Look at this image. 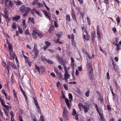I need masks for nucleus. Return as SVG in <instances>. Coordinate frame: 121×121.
<instances>
[{
	"label": "nucleus",
	"instance_id": "f257e3e1",
	"mask_svg": "<svg viewBox=\"0 0 121 121\" xmlns=\"http://www.w3.org/2000/svg\"><path fill=\"white\" fill-rule=\"evenodd\" d=\"M31 9L28 7H25L24 5H22L20 8V11L22 13H24L23 16L24 17L26 16L30 11Z\"/></svg>",
	"mask_w": 121,
	"mask_h": 121
},
{
	"label": "nucleus",
	"instance_id": "f03ea898",
	"mask_svg": "<svg viewBox=\"0 0 121 121\" xmlns=\"http://www.w3.org/2000/svg\"><path fill=\"white\" fill-rule=\"evenodd\" d=\"M8 51L9 52L10 59L11 60L14 59L16 56H17L15 53L13 52V48L12 45L9 43L8 44Z\"/></svg>",
	"mask_w": 121,
	"mask_h": 121
},
{
	"label": "nucleus",
	"instance_id": "7ed1b4c3",
	"mask_svg": "<svg viewBox=\"0 0 121 121\" xmlns=\"http://www.w3.org/2000/svg\"><path fill=\"white\" fill-rule=\"evenodd\" d=\"M32 37L33 38L35 39L37 38L36 35L40 38H41L42 37L43 35L42 34L38 32V30L35 28L34 29H33L32 32L31 34Z\"/></svg>",
	"mask_w": 121,
	"mask_h": 121
},
{
	"label": "nucleus",
	"instance_id": "20e7f679",
	"mask_svg": "<svg viewBox=\"0 0 121 121\" xmlns=\"http://www.w3.org/2000/svg\"><path fill=\"white\" fill-rule=\"evenodd\" d=\"M33 52L34 53L35 56L34 58V59L36 58L39 53V51L38 49L37 46H36L35 43H34V47L33 50Z\"/></svg>",
	"mask_w": 121,
	"mask_h": 121
},
{
	"label": "nucleus",
	"instance_id": "39448f33",
	"mask_svg": "<svg viewBox=\"0 0 121 121\" xmlns=\"http://www.w3.org/2000/svg\"><path fill=\"white\" fill-rule=\"evenodd\" d=\"M63 118L65 120H67L68 119V116L67 115V108L64 107L63 110Z\"/></svg>",
	"mask_w": 121,
	"mask_h": 121
},
{
	"label": "nucleus",
	"instance_id": "423d86ee",
	"mask_svg": "<svg viewBox=\"0 0 121 121\" xmlns=\"http://www.w3.org/2000/svg\"><path fill=\"white\" fill-rule=\"evenodd\" d=\"M33 99L34 101L35 104L36 106L38 112L40 114H41V110L36 98V97H34Z\"/></svg>",
	"mask_w": 121,
	"mask_h": 121
},
{
	"label": "nucleus",
	"instance_id": "0eeeda50",
	"mask_svg": "<svg viewBox=\"0 0 121 121\" xmlns=\"http://www.w3.org/2000/svg\"><path fill=\"white\" fill-rule=\"evenodd\" d=\"M5 4L6 6L12 7L14 4L13 2V1L10 0H5Z\"/></svg>",
	"mask_w": 121,
	"mask_h": 121
},
{
	"label": "nucleus",
	"instance_id": "6e6552de",
	"mask_svg": "<svg viewBox=\"0 0 121 121\" xmlns=\"http://www.w3.org/2000/svg\"><path fill=\"white\" fill-rule=\"evenodd\" d=\"M87 70L90 73L93 72V69L91 64L90 62L87 63L86 64Z\"/></svg>",
	"mask_w": 121,
	"mask_h": 121
},
{
	"label": "nucleus",
	"instance_id": "1a4fd4ad",
	"mask_svg": "<svg viewBox=\"0 0 121 121\" xmlns=\"http://www.w3.org/2000/svg\"><path fill=\"white\" fill-rule=\"evenodd\" d=\"M71 16L73 19L74 20L75 22H77V21L76 19V15L75 14L74 9L73 8L71 9Z\"/></svg>",
	"mask_w": 121,
	"mask_h": 121
},
{
	"label": "nucleus",
	"instance_id": "9d476101",
	"mask_svg": "<svg viewBox=\"0 0 121 121\" xmlns=\"http://www.w3.org/2000/svg\"><path fill=\"white\" fill-rule=\"evenodd\" d=\"M45 46H44L43 47V49L45 51L46 50V49H47L49 46H50L51 45V43L48 41L45 42Z\"/></svg>",
	"mask_w": 121,
	"mask_h": 121
},
{
	"label": "nucleus",
	"instance_id": "9b49d317",
	"mask_svg": "<svg viewBox=\"0 0 121 121\" xmlns=\"http://www.w3.org/2000/svg\"><path fill=\"white\" fill-rule=\"evenodd\" d=\"M97 38L100 40L102 39V37L100 34L99 29L97 26Z\"/></svg>",
	"mask_w": 121,
	"mask_h": 121
},
{
	"label": "nucleus",
	"instance_id": "f8f14e48",
	"mask_svg": "<svg viewBox=\"0 0 121 121\" xmlns=\"http://www.w3.org/2000/svg\"><path fill=\"white\" fill-rule=\"evenodd\" d=\"M57 60L59 61L60 63L61 64L63 62L62 59L61 58L60 56L58 55L56 56Z\"/></svg>",
	"mask_w": 121,
	"mask_h": 121
},
{
	"label": "nucleus",
	"instance_id": "ddd939ff",
	"mask_svg": "<svg viewBox=\"0 0 121 121\" xmlns=\"http://www.w3.org/2000/svg\"><path fill=\"white\" fill-rule=\"evenodd\" d=\"M57 75L58 78L61 81H62L64 80V79L62 77V74L61 73H60Z\"/></svg>",
	"mask_w": 121,
	"mask_h": 121
},
{
	"label": "nucleus",
	"instance_id": "4468645a",
	"mask_svg": "<svg viewBox=\"0 0 121 121\" xmlns=\"http://www.w3.org/2000/svg\"><path fill=\"white\" fill-rule=\"evenodd\" d=\"M33 10H34V12H35L39 16H42V14L41 12H39L36 9L34 8L33 9Z\"/></svg>",
	"mask_w": 121,
	"mask_h": 121
},
{
	"label": "nucleus",
	"instance_id": "2eb2a0df",
	"mask_svg": "<svg viewBox=\"0 0 121 121\" xmlns=\"http://www.w3.org/2000/svg\"><path fill=\"white\" fill-rule=\"evenodd\" d=\"M64 79L66 82L68 81V79L70 77V75L69 74H64Z\"/></svg>",
	"mask_w": 121,
	"mask_h": 121
},
{
	"label": "nucleus",
	"instance_id": "dca6fc26",
	"mask_svg": "<svg viewBox=\"0 0 121 121\" xmlns=\"http://www.w3.org/2000/svg\"><path fill=\"white\" fill-rule=\"evenodd\" d=\"M65 101L66 103V105L68 108L69 109L70 108V103L69 102V100L68 99L66 98H65Z\"/></svg>",
	"mask_w": 121,
	"mask_h": 121
},
{
	"label": "nucleus",
	"instance_id": "f3484780",
	"mask_svg": "<svg viewBox=\"0 0 121 121\" xmlns=\"http://www.w3.org/2000/svg\"><path fill=\"white\" fill-rule=\"evenodd\" d=\"M82 107L84 109V112H87L89 108L85 106H84L83 105H81Z\"/></svg>",
	"mask_w": 121,
	"mask_h": 121
},
{
	"label": "nucleus",
	"instance_id": "a211bd4d",
	"mask_svg": "<svg viewBox=\"0 0 121 121\" xmlns=\"http://www.w3.org/2000/svg\"><path fill=\"white\" fill-rule=\"evenodd\" d=\"M89 78L91 81H92V79H93L94 76V75L93 72L90 73L89 72Z\"/></svg>",
	"mask_w": 121,
	"mask_h": 121
},
{
	"label": "nucleus",
	"instance_id": "6ab92c4d",
	"mask_svg": "<svg viewBox=\"0 0 121 121\" xmlns=\"http://www.w3.org/2000/svg\"><path fill=\"white\" fill-rule=\"evenodd\" d=\"M20 18V16L19 15H16L13 17V19L14 21L17 20H19Z\"/></svg>",
	"mask_w": 121,
	"mask_h": 121
},
{
	"label": "nucleus",
	"instance_id": "aec40b11",
	"mask_svg": "<svg viewBox=\"0 0 121 121\" xmlns=\"http://www.w3.org/2000/svg\"><path fill=\"white\" fill-rule=\"evenodd\" d=\"M12 27L14 30L16 29L17 28V24L15 22H14L12 23Z\"/></svg>",
	"mask_w": 121,
	"mask_h": 121
},
{
	"label": "nucleus",
	"instance_id": "412c9836",
	"mask_svg": "<svg viewBox=\"0 0 121 121\" xmlns=\"http://www.w3.org/2000/svg\"><path fill=\"white\" fill-rule=\"evenodd\" d=\"M4 14H2V15L4 17L9 16L8 13V10L6 9H5L4 10Z\"/></svg>",
	"mask_w": 121,
	"mask_h": 121
},
{
	"label": "nucleus",
	"instance_id": "4be33fe9",
	"mask_svg": "<svg viewBox=\"0 0 121 121\" xmlns=\"http://www.w3.org/2000/svg\"><path fill=\"white\" fill-rule=\"evenodd\" d=\"M28 20L30 21V22L33 23V24H35L34 19L33 17H29L28 18Z\"/></svg>",
	"mask_w": 121,
	"mask_h": 121
},
{
	"label": "nucleus",
	"instance_id": "5701e85b",
	"mask_svg": "<svg viewBox=\"0 0 121 121\" xmlns=\"http://www.w3.org/2000/svg\"><path fill=\"white\" fill-rule=\"evenodd\" d=\"M44 14L46 18H48L50 19V17L49 16L48 14V13L47 11H45L44 12Z\"/></svg>",
	"mask_w": 121,
	"mask_h": 121
},
{
	"label": "nucleus",
	"instance_id": "b1692460",
	"mask_svg": "<svg viewBox=\"0 0 121 121\" xmlns=\"http://www.w3.org/2000/svg\"><path fill=\"white\" fill-rule=\"evenodd\" d=\"M66 20L67 21H70L71 20L70 16L69 14H67L66 16Z\"/></svg>",
	"mask_w": 121,
	"mask_h": 121
},
{
	"label": "nucleus",
	"instance_id": "393cba45",
	"mask_svg": "<svg viewBox=\"0 0 121 121\" xmlns=\"http://www.w3.org/2000/svg\"><path fill=\"white\" fill-rule=\"evenodd\" d=\"M98 99L99 101L101 102H103V98L102 96L101 95L99 96Z\"/></svg>",
	"mask_w": 121,
	"mask_h": 121
},
{
	"label": "nucleus",
	"instance_id": "a878e982",
	"mask_svg": "<svg viewBox=\"0 0 121 121\" xmlns=\"http://www.w3.org/2000/svg\"><path fill=\"white\" fill-rule=\"evenodd\" d=\"M63 33L61 32H59L58 34H56V35L57 36V37H59V38H60L61 36L62 35Z\"/></svg>",
	"mask_w": 121,
	"mask_h": 121
},
{
	"label": "nucleus",
	"instance_id": "bb28decb",
	"mask_svg": "<svg viewBox=\"0 0 121 121\" xmlns=\"http://www.w3.org/2000/svg\"><path fill=\"white\" fill-rule=\"evenodd\" d=\"M13 97L14 98H16L17 99V96L16 94L15 93V91L13 89Z\"/></svg>",
	"mask_w": 121,
	"mask_h": 121
},
{
	"label": "nucleus",
	"instance_id": "cd10ccee",
	"mask_svg": "<svg viewBox=\"0 0 121 121\" xmlns=\"http://www.w3.org/2000/svg\"><path fill=\"white\" fill-rule=\"evenodd\" d=\"M8 16H9L4 17L5 18L6 21L7 23L10 20V18Z\"/></svg>",
	"mask_w": 121,
	"mask_h": 121
},
{
	"label": "nucleus",
	"instance_id": "c85d7f7f",
	"mask_svg": "<svg viewBox=\"0 0 121 121\" xmlns=\"http://www.w3.org/2000/svg\"><path fill=\"white\" fill-rule=\"evenodd\" d=\"M54 29V26H51L50 27L49 31V32H51V31H53V30Z\"/></svg>",
	"mask_w": 121,
	"mask_h": 121
},
{
	"label": "nucleus",
	"instance_id": "c756f323",
	"mask_svg": "<svg viewBox=\"0 0 121 121\" xmlns=\"http://www.w3.org/2000/svg\"><path fill=\"white\" fill-rule=\"evenodd\" d=\"M76 112L75 109H73L72 112V114L74 116L77 114Z\"/></svg>",
	"mask_w": 121,
	"mask_h": 121
},
{
	"label": "nucleus",
	"instance_id": "7c9ffc66",
	"mask_svg": "<svg viewBox=\"0 0 121 121\" xmlns=\"http://www.w3.org/2000/svg\"><path fill=\"white\" fill-rule=\"evenodd\" d=\"M23 56L24 58L26 61H26L28 60V58L26 56L24 55L22 52Z\"/></svg>",
	"mask_w": 121,
	"mask_h": 121
},
{
	"label": "nucleus",
	"instance_id": "2f4dec72",
	"mask_svg": "<svg viewBox=\"0 0 121 121\" xmlns=\"http://www.w3.org/2000/svg\"><path fill=\"white\" fill-rule=\"evenodd\" d=\"M116 21L117 24H119L120 22V18L119 16H118L116 18Z\"/></svg>",
	"mask_w": 121,
	"mask_h": 121
},
{
	"label": "nucleus",
	"instance_id": "473e14b6",
	"mask_svg": "<svg viewBox=\"0 0 121 121\" xmlns=\"http://www.w3.org/2000/svg\"><path fill=\"white\" fill-rule=\"evenodd\" d=\"M95 33H93L91 36V39L92 41H93L95 39Z\"/></svg>",
	"mask_w": 121,
	"mask_h": 121
},
{
	"label": "nucleus",
	"instance_id": "72a5a7b5",
	"mask_svg": "<svg viewBox=\"0 0 121 121\" xmlns=\"http://www.w3.org/2000/svg\"><path fill=\"white\" fill-rule=\"evenodd\" d=\"M119 38L118 37H116L115 38V41L113 42V43L115 44L117 43H118L119 41Z\"/></svg>",
	"mask_w": 121,
	"mask_h": 121
},
{
	"label": "nucleus",
	"instance_id": "f704fd0d",
	"mask_svg": "<svg viewBox=\"0 0 121 121\" xmlns=\"http://www.w3.org/2000/svg\"><path fill=\"white\" fill-rule=\"evenodd\" d=\"M40 59L43 62H44L45 60H46V59L43 56H42L41 57Z\"/></svg>",
	"mask_w": 121,
	"mask_h": 121
},
{
	"label": "nucleus",
	"instance_id": "c9c22d12",
	"mask_svg": "<svg viewBox=\"0 0 121 121\" xmlns=\"http://www.w3.org/2000/svg\"><path fill=\"white\" fill-rule=\"evenodd\" d=\"M54 70L55 72L56 73V74H58L60 72H58L59 70L58 69L56 68H54Z\"/></svg>",
	"mask_w": 121,
	"mask_h": 121
},
{
	"label": "nucleus",
	"instance_id": "e433bc0d",
	"mask_svg": "<svg viewBox=\"0 0 121 121\" xmlns=\"http://www.w3.org/2000/svg\"><path fill=\"white\" fill-rule=\"evenodd\" d=\"M41 72L43 73L45 71V68L43 66H41L40 67Z\"/></svg>",
	"mask_w": 121,
	"mask_h": 121
},
{
	"label": "nucleus",
	"instance_id": "4c0bfd02",
	"mask_svg": "<svg viewBox=\"0 0 121 121\" xmlns=\"http://www.w3.org/2000/svg\"><path fill=\"white\" fill-rule=\"evenodd\" d=\"M83 38L86 40L88 41L89 40V38L87 35H84L83 36Z\"/></svg>",
	"mask_w": 121,
	"mask_h": 121
},
{
	"label": "nucleus",
	"instance_id": "58836bf2",
	"mask_svg": "<svg viewBox=\"0 0 121 121\" xmlns=\"http://www.w3.org/2000/svg\"><path fill=\"white\" fill-rule=\"evenodd\" d=\"M39 121H45L43 116V115H41L39 118Z\"/></svg>",
	"mask_w": 121,
	"mask_h": 121
},
{
	"label": "nucleus",
	"instance_id": "ea45409f",
	"mask_svg": "<svg viewBox=\"0 0 121 121\" xmlns=\"http://www.w3.org/2000/svg\"><path fill=\"white\" fill-rule=\"evenodd\" d=\"M69 100H72L73 99V96L72 94L70 93L69 94Z\"/></svg>",
	"mask_w": 121,
	"mask_h": 121
},
{
	"label": "nucleus",
	"instance_id": "a19ab883",
	"mask_svg": "<svg viewBox=\"0 0 121 121\" xmlns=\"http://www.w3.org/2000/svg\"><path fill=\"white\" fill-rule=\"evenodd\" d=\"M18 28L19 33L20 34H22V33L23 30L20 27H18Z\"/></svg>",
	"mask_w": 121,
	"mask_h": 121
},
{
	"label": "nucleus",
	"instance_id": "79ce46f5",
	"mask_svg": "<svg viewBox=\"0 0 121 121\" xmlns=\"http://www.w3.org/2000/svg\"><path fill=\"white\" fill-rule=\"evenodd\" d=\"M46 60L47 62L48 63L50 64H53V62L52 61L50 60H48L47 59H46Z\"/></svg>",
	"mask_w": 121,
	"mask_h": 121
},
{
	"label": "nucleus",
	"instance_id": "37998d69",
	"mask_svg": "<svg viewBox=\"0 0 121 121\" xmlns=\"http://www.w3.org/2000/svg\"><path fill=\"white\" fill-rule=\"evenodd\" d=\"M11 66L12 68L13 69H16L17 68L16 66V65L14 64H12L10 65Z\"/></svg>",
	"mask_w": 121,
	"mask_h": 121
},
{
	"label": "nucleus",
	"instance_id": "c03bdc74",
	"mask_svg": "<svg viewBox=\"0 0 121 121\" xmlns=\"http://www.w3.org/2000/svg\"><path fill=\"white\" fill-rule=\"evenodd\" d=\"M71 40L72 43H73L74 39V37L73 34H71Z\"/></svg>",
	"mask_w": 121,
	"mask_h": 121
},
{
	"label": "nucleus",
	"instance_id": "a18cd8bd",
	"mask_svg": "<svg viewBox=\"0 0 121 121\" xmlns=\"http://www.w3.org/2000/svg\"><path fill=\"white\" fill-rule=\"evenodd\" d=\"M87 56L89 59H91L94 57V55L93 54H92V56H90L89 54H88Z\"/></svg>",
	"mask_w": 121,
	"mask_h": 121
},
{
	"label": "nucleus",
	"instance_id": "49530a36",
	"mask_svg": "<svg viewBox=\"0 0 121 121\" xmlns=\"http://www.w3.org/2000/svg\"><path fill=\"white\" fill-rule=\"evenodd\" d=\"M87 22L88 24L90 25L91 24V22L90 21V19L88 17H87Z\"/></svg>",
	"mask_w": 121,
	"mask_h": 121
},
{
	"label": "nucleus",
	"instance_id": "de8ad7c7",
	"mask_svg": "<svg viewBox=\"0 0 121 121\" xmlns=\"http://www.w3.org/2000/svg\"><path fill=\"white\" fill-rule=\"evenodd\" d=\"M36 4L39 5V8H41L43 6V5L42 4L40 3L39 2H38Z\"/></svg>",
	"mask_w": 121,
	"mask_h": 121
},
{
	"label": "nucleus",
	"instance_id": "09e8293b",
	"mask_svg": "<svg viewBox=\"0 0 121 121\" xmlns=\"http://www.w3.org/2000/svg\"><path fill=\"white\" fill-rule=\"evenodd\" d=\"M4 99L2 100L1 101H0L1 104L4 107V105H5L4 102Z\"/></svg>",
	"mask_w": 121,
	"mask_h": 121
},
{
	"label": "nucleus",
	"instance_id": "8fccbe9b",
	"mask_svg": "<svg viewBox=\"0 0 121 121\" xmlns=\"http://www.w3.org/2000/svg\"><path fill=\"white\" fill-rule=\"evenodd\" d=\"M110 0H104V2L106 5H108L109 4V1Z\"/></svg>",
	"mask_w": 121,
	"mask_h": 121
},
{
	"label": "nucleus",
	"instance_id": "3c124183",
	"mask_svg": "<svg viewBox=\"0 0 121 121\" xmlns=\"http://www.w3.org/2000/svg\"><path fill=\"white\" fill-rule=\"evenodd\" d=\"M65 74H69L68 73V70L66 68L64 67Z\"/></svg>",
	"mask_w": 121,
	"mask_h": 121
},
{
	"label": "nucleus",
	"instance_id": "603ef678",
	"mask_svg": "<svg viewBox=\"0 0 121 121\" xmlns=\"http://www.w3.org/2000/svg\"><path fill=\"white\" fill-rule=\"evenodd\" d=\"M94 106L95 107V108H96L97 111V112L99 111V109L96 104H95L94 105Z\"/></svg>",
	"mask_w": 121,
	"mask_h": 121
},
{
	"label": "nucleus",
	"instance_id": "864d4df0",
	"mask_svg": "<svg viewBox=\"0 0 121 121\" xmlns=\"http://www.w3.org/2000/svg\"><path fill=\"white\" fill-rule=\"evenodd\" d=\"M98 112V113L99 114L100 117V118L104 117L103 115V114L101 112H100L99 111L98 112Z\"/></svg>",
	"mask_w": 121,
	"mask_h": 121
},
{
	"label": "nucleus",
	"instance_id": "5fc2aeb1",
	"mask_svg": "<svg viewBox=\"0 0 121 121\" xmlns=\"http://www.w3.org/2000/svg\"><path fill=\"white\" fill-rule=\"evenodd\" d=\"M110 90L111 91V92L112 94L113 95V96H114V93L113 92V89H112V86H110Z\"/></svg>",
	"mask_w": 121,
	"mask_h": 121
},
{
	"label": "nucleus",
	"instance_id": "6e6d98bb",
	"mask_svg": "<svg viewBox=\"0 0 121 121\" xmlns=\"http://www.w3.org/2000/svg\"><path fill=\"white\" fill-rule=\"evenodd\" d=\"M90 92L89 91H87L85 93V95L87 97H88L89 96V94Z\"/></svg>",
	"mask_w": 121,
	"mask_h": 121
},
{
	"label": "nucleus",
	"instance_id": "4d7b16f0",
	"mask_svg": "<svg viewBox=\"0 0 121 121\" xmlns=\"http://www.w3.org/2000/svg\"><path fill=\"white\" fill-rule=\"evenodd\" d=\"M27 63L28 64L30 67H31V62L29 61L28 60L26 61V63Z\"/></svg>",
	"mask_w": 121,
	"mask_h": 121
},
{
	"label": "nucleus",
	"instance_id": "13d9d810",
	"mask_svg": "<svg viewBox=\"0 0 121 121\" xmlns=\"http://www.w3.org/2000/svg\"><path fill=\"white\" fill-rule=\"evenodd\" d=\"M107 109L109 111H111V107L108 105H107Z\"/></svg>",
	"mask_w": 121,
	"mask_h": 121
},
{
	"label": "nucleus",
	"instance_id": "bf43d9fd",
	"mask_svg": "<svg viewBox=\"0 0 121 121\" xmlns=\"http://www.w3.org/2000/svg\"><path fill=\"white\" fill-rule=\"evenodd\" d=\"M35 68L37 71L40 69L39 68L36 64H35Z\"/></svg>",
	"mask_w": 121,
	"mask_h": 121
},
{
	"label": "nucleus",
	"instance_id": "052dcab7",
	"mask_svg": "<svg viewBox=\"0 0 121 121\" xmlns=\"http://www.w3.org/2000/svg\"><path fill=\"white\" fill-rule=\"evenodd\" d=\"M25 34L27 35H30V34L29 33V30L28 29H27L25 31Z\"/></svg>",
	"mask_w": 121,
	"mask_h": 121
},
{
	"label": "nucleus",
	"instance_id": "680f3d73",
	"mask_svg": "<svg viewBox=\"0 0 121 121\" xmlns=\"http://www.w3.org/2000/svg\"><path fill=\"white\" fill-rule=\"evenodd\" d=\"M54 23L55 25V26L56 27H57L58 26L57 22L55 21H54Z\"/></svg>",
	"mask_w": 121,
	"mask_h": 121
},
{
	"label": "nucleus",
	"instance_id": "e2e57ef3",
	"mask_svg": "<svg viewBox=\"0 0 121 121\" xmlns=\"http://www.w3.org/2000/svg\"><path fill=\"white\" fill-rule=\"evenodd\" d=\"M64 87L65 90H68V87L66 84H64L63 85Z\"/></svg>",
	"mask_w": 121,
	"mask_h": 121
},
{
	"label": "nucleus",
	"instance_id": "0e129e2a",
	"mask_svg": "<svg viewBox=\"0 0 121 121\" xmlns=\"http://www.w3.org/2000/svg\"><path fill=\"white\" fill-rule=\"evenodd\" d=\"M34 0L33 1L32 3V4L33 5H35V4H36V2L38 0Z\"/></svg>",
	"mask_w": 121,
	"mask_h": 121
},
{
	"label": "nucleus",
	"instance_id": "69168bd1",
	"mask_svg": "<svg viewBox=\"0 0 121 121\" xmlns=\"http://www.w3.org/2000/svg\"><path fill=\"white\" fill-rule=\"evenodd\" d=\"M76 82L73 81V82H69V84H73L75 85V84H76Z\"/></svg>",
	"mask_w": 121,
	"mask_h": 121
},
{
	"label": "nucleus",
	"instance_id": "338daca9",
	"mask_svg": "<svg viewBox=\"0 0 121 121\" xmlns=\"http://www.w3.org/2000/svg\"><path fill=\"white\" fill-rule=\"evenodd\" d=\"M4 108H5L8 111H9V106L8 105H4Z\"/></svg>",
	"mask_w": 121,
	"mask_h": 121
},
{
	"label": "nucleus",
	"instance_id": "774afa93",
	"mask_svg": "<svg viewBox=\"0 0 121 121\" xmlns=\"http://www.w3.org/2000/svg\"><path fill=\"white\" fill-rule=\"evenodd\" d=\"M10 114L11 116V117H13L14 116L13 112L12 111L10 112Z\"/></svg>",
	"mask_w": 121,
	"mask_h": 121
}]
</instances>
